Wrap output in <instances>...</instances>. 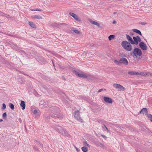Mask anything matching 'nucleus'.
I'll use <instances>...</instances> for the list:
<instances>
[{"label":"nucleus","mask_w":152,"mask_h":152,"mask_svg":"<svg viewBox=\"0 0 152 152\" xmlns=\"http://www.w3.org/2000/svg\"><path fill=\"white\" fill-rule=\"evenodd\" d=\"M140 23L142 25H145L146 24V23L144 22H141Z\"/></svg>","instance_id":"obj_34"},{"label":"nucleus","mask_w":152,"mask_h":152,"mask_svg":"<svg viewBox=\"0 0 152 152\" xmlns=\"http://www.w3.org/2000/svg\"><path fill=\"white\" fill-rule=\"evenodd\" d=\"M3 107L2 108V109L4 110L6 108V104L5 103H3L2 104Z\"/></svg>","instance_id":"obj_31"},{"label":"nucleus","mask_w":152,"mask_h":152,"mask_svg":"<svg viewBox=\"0 0 152 152\" xmlns=\"http://www.w3.org/2000/svg\"><path fill=\"white\" fill-rule=\"evenodd\" d=\"M132 31L136 33H137L138 34H140V35H142V34H141V33L140 32V30H138L137 29H132Z\"/></svg>","instance_id":"obj_17"},{"label":"nucleus","mask_w":152,"mask_h":152,"mask_svg":"<svg viewBox=\"0 0 152 152\" xmlns=\"http://www.w3.org/2000/svg\"><path fill=\"white\" fill-rule=\"evenodd\" d=\"M33 18L35 19H42V18L41 16L40 15H34L32 16Z\"/></svg>","instance_id":"obj_18"},{"label":"nucleus","mask_w":152,"mask_h":152,"mask_svg":"<svg viewBox=\"0 0 152 152\" xmlns=\"http://www.w3.org/2000/svg\"><path fill=\"white\" fill-rule=\"evenodd\" d=\"M78 77L84 78H86L87 77V76L83 72L80 73L79 75H78Z\"/></svg>","instance_id":"obj_12"},{"label":"nucleus","mask_w":152,"mask_h":152,"mask_svg":"<svg viewBox=\"0 0 152 152\" xmlns=\"http://www.w3.org/2000/svg\"><path fill=\"white\" fill-rule=\"evenodd\" d=\"M147 116L149 118L150 120L152 122V115H151L148 114L147 115Z\"/></svg>","instance_id":"obj_24"},{"label":"nucleus","mask_w":152,"mask_h":152,"mask_svg":"<svg viewBox=\"0 0 152 152\" xmlns=\"http://www.w3.org/2000/svg\"><path fill=\"white\" fill-rule=\"evenodd\" d=\"M126 37L128 41V42L131 43V44L132 43V41L133 39L132 38L128 35H126Z\"/></svg>","instance_id":"obj_13"},{"label":"nucleus","mask_w":152,"mask_h":152,"mask_svg":"<svg viewBox=\"0 0 152 152\" xmlns=\"http://www.w3.org/2000/svg\"><path fill=\"white\" fill-rule=\"evenodd\" d=\"M102 89H100L98 91V92H100L101 91H102Z\"/></svg>","instance_id":"obj_37"},{"label":"nucleus","mask_w":152,"mask_h":152,"mask_svg":"<svg viewBox=\"0 0 152 152\" xmlns=\"http://www.w3.org/2000/svg\"><path fill=\"white\" fill-rule=\"evenodd\" d=\"M0 13H2V12H0Z\"/></svg>","instance_id":"obj_46"},{"label":"nucleus","mask_w":152,"mask_h":152,"mask_svg":"<svg viewBox=\"0 0 152 152\" xmlns=\"http://www.w3.org/2000/svg\"><path fill=\"white\" fill-rule=\"evenodd\" d=\"M128 74L131 75H139V73L138 72L129 71L128 72Z\"/></svg>","instance_id":"obj_16"},{"label":"nucleus","mask_w":152,"mask_h":152,"mask_svg":"<svg viewBox=\"0 0 152 152\" xmlns=\"http://www.w3.org/2000/svg\"><path fill=\"white\" fill-rule=\"evenodd\" d=\"M73 73L75 75H76L77 76H78V75H79L80 73L75 70H74L73 72Z\"/></svg>","instance_id":"obj_28"},{"label":"nucleus","mask_w":152,"mask_h":152,"mask_svg":"<svg viewBox=\"0 0 152 152\" xmlns=\"http://www.w3.org/2000/svg\"><path fill=\"white\" fill-rule=\"evenodd\" d=\"M104 100L107 103L112 104L113 103V101L112 99L109 97L104 96L103 97Z\"/></svg>","instance_id":"obj_9"},{"label":"nucleus","mask_w":152,"mask_h":152,"mask_svg":"<svg viewBox=\"0 0 152 152\" xmlns=\"http://www.w3.org/2000/svg\"><path fill=\"white\" fill-rule=\"evenodd\" d=\"M113 87L119 91H124L125 89V88L121 85L117 83H115L113 84Z\"/></svg>","instance_id":"obj_5"},{"label":"nucleus","mask_w":152,"mask_h":152,"mask_svg":"<svg viewBox=\"0 0 152 152\" xmlns=\"http://www.w3.org/2000/svg\"><path fill=\"white\" fill-rule=\"evenodd\" d=\"M28 23L30 26H31V27L33 28H35L36 27L35 24L33 22H29Z\"/></svg>","instance_id":"obj_19"},{"label":"nucleus","mask_w":152,"mask_h":152,"mask_svg":"<svg viewBox=\"0 0 152 152\" xmlns=\"http://www.w3.org/2000/svg\"><path fill=\"white\" fill-rule=\"evenodd\" d=\"M118 126V125H115V126H116V127H118V126Z\"/></svg>","instance_id":"obj_43"},{"label":"nucleus","mask_w":152,"mask_h":152,"mask_svg":"<svg viewBox=\"0 0 152 152\" xmlns=\"http://www.w3.org/2000/svg\"><path fill=\"white\" fill-rule=\"evenodd\" d=\"M120 64H122L125 65H127L128 64V62L127 60L124 58H121L120 59Z\"/></svg>","instance_id":"obj_8"},{"label":"nucleus","mask_w":152,"mask_h":152,"mask_svg":"<svg viewBox=\"0 0 152 152\" xmlns=\"http://www.w3.org/2000/svg\"><path fill=\"white\" fill-rule=\"evenodd\" d=\"M89 21L91 23L97 26L99 28H100L101 27L99 23L97 22L93 21L91 19H89Z\"/></svg>","instance_id":"obj_11"},{"label":"nucleus","mask_w":152,"mask_h":152,"mask_svg":"<svg viewBox=\"0 0 152 152\" xmlns=\"http://www.w3.org/2000/svg\"><path fill=\"white\" fill-rule=\"evenodd\" d=\"M141 41V39L139 36L133 37L132 44L137 45L138 44V42H140Z\"/></svg>","instance_id":"obj_4"},{"label":"nucleus","mask_w":152,"mask_h":152,"mask_svg":"<svg viewBox=\"0 0 152 152\" xmlns=\"http://www.w3.org/2000/svg\"><path fill=\"white\" fill-rule=\"evenodd\" d=\"M142 54V51L140 49L137 48H135L133 51L131 53V55L133 56L138 57L140 56Z\"/></svg>","instance_id":"obj_3"},{"label":"nucleus","mask_w":152,"mask_h":152,"mask_svg":"<svg viewBox=\"0 0 152 152\" xmlns=\"http://www.w3.org/2000/svg\"><path fill=\"white\" fill-rule=\"evenodd\" d=\"M121 45L124 49L128 51H130L132 49V46L131 44V43L126 41H123L121 42Z\"/></svg>","instance_id":"obj_2"},{"label":"nucleus","mask_w":152,"mask_h":152,"mask_svg":"<svg viewBox=\"0 0 152 152\" xmlns=\"http://www.w3.org/2000/svg\"><path fill=\"white\" fill-rule=\"evenodd\" d=\"M100 145H101V146H103V145L101 143H100Z\"/></svg>","instance_id":"obj_42"},{"label":"nucleus","mask_w":152,"mask_h":152,"mask_svg":"<svg viewBox=\"0 0 152 152\" xmlns=\"http://www.w3.org/2000/svg\"><path fill=\"white\" fill-rule=\"evenodd\" d=\"M116 23V22L115 21H113V24H115V23Z\"/></svg>","instance_id":"obj_40"},{"label":"nucleus","mask_w":152,"mask_h":152,"mask_svg":"<svg viewBox=\"0 0 152 152\" xmlns=\"http://www.w3.org/2000/svg\"><path fill=\"white\" fill-rule=\"evenodd\" d=\"M9 105L10 107L12 110H13L14 109V105L10 103L9 104Z\"/></svg>","instance_id":"obj_25"},{"label":"nucleus","mask_w":152,"mask_h":152,"mask_svg":"<svg viewBox=\"0 0 152 152\" xmlns=\"http://www.w3.org/2000/svg\"><path fill=\"white\" fill-rule=\"evenodd\" d=\"M114 62L117 65H119L120 64V60L118 61L116 60H114Z\"/></svg>","instance_id":"obj_26"},{"label":"nucleus","mask_w":152,"mask_h":152,"mask_svg":"<svg viewBox=\"0 0 152 152\" xmlns=\"http://www.w3.org/2000/svg\"><path fill=\"white\" fill-rule=\"evenodd\" d=\"M83 145L85 146H87L88 147H89L90 145L89 144H88L86 140H85L83 142Z\"/></svg>","instance_id":"obj_21"},{"label":"nucleus","mask_w":152,"mask_h":152,"mask_svg":"<svg viewBox=\"0 0 152 152\" xmlns=\"http://www.w3.org/2000/svg\"><path fill=\"white\" fill-rule=\"evenodd\" d=\"M104 127L105 128V129H106L107 130V132H109V130H108L107 128L105 126H104Z\"/></svg>","instance_id":"obj_35"},{"label":"nucleus","mask_w":152,"mask_h":152,"mask_svg":"<svg viewBox=\"0 0 152 152\" xmlns=\"http://www.w3.org/2000/svg\"><path fill=\"white\" fill-rule=\"evenodd\" d=\"M33 113L34 114H37L38 113V112L36 110H34Z\"/></svg>","instance_id":"obj_33"},{"label":"nucleus","mask_w":152,"mask_h":152,"mask_svg":"<svg viewBox=\"0 0 152 152\" xmlns=\"http://www.w3.org/2000/svg\"><path fill=\"white\" fill-rule=\"evenodd\" d=\"M139 75H141L142 76H145L147 75V74L145 72H142L140 73H139Z\"/></svg>","instance_id":"obj_22"},{"label":"nucleus","mask_w":152,"mask_h":152,"mask_svg":"<svg viewBox=\"0 0 152 152\" xmlns=\"http://www.w3.org/2000/svg\"><path fill=\"white\" fill-rule=\"evenodd\" d=\"M52 117L54 118H61V116L60 115H52Z\"/></svg>","instance_id":"obj_23"},{"label":"nucleus","mask_w":152,"mask_h":152,"mask_svg":"<svg viewBox=\"0 0 152 152\" xmlns=\"http://www.w3.org/2000/svg\"><path fill=\"white\" fill-rule=\"evenodd\" d=\"M6 116H7V114H6V113H4L3 114V115H2V116H3V118H6Z\"/></svg>","instance_id":"obj_32"},{"label":"nucleus","mask_w":152,"mask_h":152,"mask_svg":"<svg viewBox=\"0 0 152 152\" xmlns=\"http://www.w3.org/2000/svg\"><path fill=\"white\" fill-rule=\"evenodd\" d=\"M101 136L104 138H105L106 137L104 135L102 134Z\"/></svg>","instance_id":"obj_36"},{"label":"nucleus","mask_w":152,"mask_h":152,"mask_svg":"<svg viewBox=\"0 0 152 152\" xmlns=\"http://www.w3.org/2000/svg\"><path fill=\"white\" fill-rule=\"evenodd\" d=\"M81 149L83 152H87L88 150L87 147H82Z\"/></svg>","instance_id":"obj_20"},{"label":"nucleus","mask_w":152,"mask_h":152,"mask_svg":"<svg viewBox=\"0 0 152 152\" xmlns=\"http://www.w3.org/2000/svg\"><path fill=\"white\" fill-rule=\"evenodd\" d=\"M139 46L140 48L143 50H147V46L146 45L142 42H140L139 43Z\"/></svg>","instance_id":"obj_7"},{"label":"nucleus","mask_w":152,"mask_h":152,"mask_svg":"<svg viewBox=\"0 0 152 152\" xmlns=\"http://www.w3.org/2000/svg\"><path fill=\"white\" fill-rule=\"evenodd\" d=\"M53 128L60 134H62L64 136H68L69 134L67 132L61 127L57 125H55L53 126Z\"/></svg>","instance_id":"obj_1"},{"label":"nucleus","mask_w":152,"mask_h":152,"mask_svg":"<svg viewBox=\"0 0 152 152\" xmlns=\"http://www.w3.org/2000/svg\"><path fill=\"white\" fill-rule=\"evenodd\" d=\"M20 106L21 107H22V109L23 110H24L26 107V104L25 103L24 101H22L21 102L20 104Z\"/></svg>","instance_id":"obj_15"},{"label":"nucleus","mask_w":152,"mask_h":152,"mask_svg":"<svg viewBox=\"0 0 152 152\" xmlns=\"http://www.w3.org/2000/svg\"><path fill=\"white\" fill-rule=\"evenodd\" d=\"M3 121V120L2 119H0V122H2V121Z\"/></svg>","instance_id":"obj_41"},{"label":"nucleus","mask_w":152,"mask_h":152,"mask_svg":"<svg viewBox=\"0 0 152 152\" xmlns=\"http://www.w3.org/2000/svg\"><path fill=\"white\" fill-rule=\"evenodd\" d=\"M31 10L33 11H41L42 10L40 9H31Z\"/></svg>","instance_id":"obj_29"},{"label":"nucleus","mask_w":152,"mask_h":152,"mask_svg":"<svg viewBox=\"0 0 152 152\" xmlns=\"http://www.w3.org/2000/svg\"><path fill=\"white\" fill-rule=\"evenodd\" d=\"M140 113H141L146 114L147 113V109L146 108H142L140 111Z\"/></svg>","instance_id":"obj_14"},{"label":"nucleus","mask_w":152,"mask_h":152,"mask_svg":"<svg viewBox=\"0 0 152 152\" xmlns=\"http://www.w3.org/2000/svg\"><path fill=\"white\" fill-rule=\"evenodd\" d=\"M69 15L74 18L76 20L79 21H80V19L78 18V16L76 14L70 12L69 13Z\"/></svg>","instance_id":"obj_10"},{"label":"nucleus","mask_w":152,"mask_h":152,"mask_svg":"<svg viewBox=\"0 0 152 152\" xmlns=\"http://www.w3.org/2000/svg\"><path fill=\"white\" fill-rule=\"evenodd\" d=\"M102 128L104 130H105V128L104 127V126H102Z\"/></svg>","instance_id":"obj_39"},{"label":"nucleus","mask_w":152,"mask_h":152,"mask_svg":"<svg viewBox=\"0 0 152 152\" xmlns=\"http://www.w3.org/2000/svg\"><path fill=\"white\" fill-rule=\"evenodd\" d=\"M116 12H114V14H116Z\"/></svg>","instance_id":"obj_44"},{"label":"nucleus","mask_w":152,"mask_h":152,"mask_svg":"<svg viewBox=\"0 0 152 152\" xmlns=\"http://www.w3.org/2000/svg\"><path fill=\"white\" fill-rule=\"evenodd\" d=\"M74 118L78 121L82 122V119L79 116V111L78 110L76 111L74 114Z\"/></svg>","instance_id":"obj_6"},{"label":"nucleus","mask_w":152,"mask_h":152,"mask_svg":"<svg viewBox=\"0 0 152 152\" xmlns=\"http://www.w3.org/2000/svg\"><path fill=\"white\" fill-rule=\"evenodd\" d=\"M76 149L77 151L78 150V149L77 148H76Z\"/></svg>","instance_id":"obj_45"},{"label":"nucleus","mask_w":152,"mask_h":152,"mask_svg":"<svg viewBox=\"0 0 152 152\" xmlns=\"http://www.w3.org/2000/svg\"><path fill=\"white\" fill-rule=\"evenodd\" d=\"M73 32H74L75 33L77 34H80V32L77 30H73Z\"/></svg>","instance_id":"obj_30"},{"label":"nucleus","mask_w":152,"mask_h":152,"mask_svg":"<svg viewBox=\"0 0 152 152\" xmlns=\"http://www.w3.org/2000/svg\"><path fill=\"white\" fill-rule=\"evenodd\" d=\"M115 36L113 35H111L109 36L108 37V39L109 40H110L114 38Z\"/></svg>","instance_id":"obj_27"},{"label":"nucleus","mask_w":152,"mask_h":152,"mask_svg":"<svg viewBox=\"0 0 152 152\" xmlns=\"http://www.w3.org/2000/svg\"><path fill=\"white\" fill-rule=\"evenodd\" d=\"M43 103L42 102H41V103L39 104L40 106H41V107H42V104Z\"/></svg>","instance_id":"obj_38"}]
</instances>
